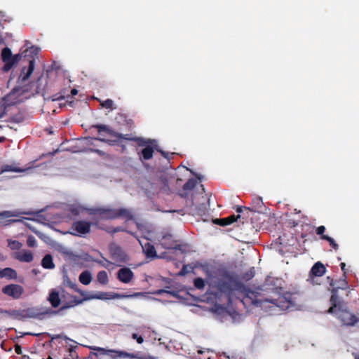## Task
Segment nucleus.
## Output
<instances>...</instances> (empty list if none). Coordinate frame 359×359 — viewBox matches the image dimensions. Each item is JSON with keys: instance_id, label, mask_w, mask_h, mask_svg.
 I'll return each mask as SVG.
<instances>
[{"instance_id": "f03ea898", "label": "nucleus", "mask_w": 359, "mask_h": 359, "mask_svg": "<svg viewBox=\"0 0 359 359\" xmlns=\"http://www.w3.org/2000/svg\"><path fill=\"white\" fill-rule=\"evenodd\" d=\"M259 294L258 292L250 290H246L243 302V304H249L259 306H262L263 302H269L272 303L275 306L280 308L283 311L287 310L295 305V302L292 299V294L289 292L285 293L282 296H279L276 299H266L263 300L259 299Z\"/></svg>"}, {"instance_id": "8fccbe9b", "label": "nucleus", "mask_w": 359, "mask_h": 359, "mask_svg": "<svg viewBox=\"0 0 359 359\" xmlns=\"http://www.w3.org/2000/svg\"><path fill=\"white\" fill-rule=\"evenodd\" d=\"M13 243L15 245L14 248L16 249H19L22 246V244L19 241H13Z\"/></svg>"}, {"instance_id": "e433bc0d", "label": "nucleus", "mask_w": 359, "mask_h": 359, "mask_svg": "<svg viewBox=\"0 0 359 359\" xmlns=\"http://www.w3.org/2000/svg\"><path fill=\"white\" fill-rule=\"evenodd\" d=\"M95 140H100L103 142H107L110 145H115V144L120 145V143L118 141L120 139H118V138H116V140H106L104 138L100 137V138H96Z\"/></svg>"}, {"instance_id": "a18cd8bd", "label": "nucleus", "mask_w": 359, "mask_h": 359, "mask_svg": "<svg viewBox=\"0 0 359 359\" xmlns=\"http://www.w3.org/2000/svg\"><path fill=\"white\" fill-rule=\"evenodd\" d=\"M340 267H341V269L343 271V277H345V278H347L346 276V264L344 263V262H341L340 264Z\"/></svg>"}, {"instance_id": "ddd939ff", "label": "nucleus", "mask_w": 359, "mask_h": 359, "mask_svg": "<svg viewBox=\"0 0 359 359\" xmlns=\"http://www.w3.org/2000/svg\"><path fill=\"white\" fill-rule=\"evenodd\" d=\"M110 255L113 260L116 262H126L127 256L122 248L118 245H111L109 248Z\"/></svg>"}, {"instance_id": "13d9d810", "label": "nucleus", "mask_w": 359, "mask_h": 359, "mask_svg": "<svg viewBox=\"0 0 359 359\" xmlns=\"http://www.w3.org/2000/svg\"><path fill=\"white\" fill-rule=\"evenodd\" d=\"M119 146H121V144ZM121 147H122L123 150H124L125 149V146L124 145H121Z\"/></svg>"}, {"instance_id": "1a4fd4ad", "label": "nucleus", "mask_w": 359, "mask_h": 359, "mask_svg": "<svg viewBox=\"0 0 359 359\" xmlns=\"http://www.w3.org/2000/svg\"><path fill=\"white\" fill-rule=\"evenodd\" d=\"M27 91L24 88L16 86L4 97L5 103L14 105L21 102L20 97Z\"/></svg>"}, {"instance_id": "72a5a7b5", "label": "nucleus", "mask_w": 359, "mask_h": 359, "mask_svg": "<svg viewBox=\"0 0 359 359\" xmlns=\"http://www.w3.org/2000/svg\"><path fill=\"white\" fill-rule=\"evenodd\" d=\"M1 172H20L22 170L16 168L15 166L11 165H5L1 168Z\"/></svg>"}, {"instance_id": "c03bdc74", "label": "nucleus", "mask_w": 359, "mask_h": 359, "mask_svg": "<svg viewBox=\"0 0 359 359\" xmlns=\"http://www.w3.org/2000/svg\"><path fill=\"white\" fill-rule=\"evenodd\" d=\"M5 62V65L4 66V71L5 72H8V70H10L12 67L14 65L11 61H7V62Z\"/></svg>"}, {"instance_id": "20e7f679", "label": "nucleus", "mask_w": 359, "mask_h": 359, "mask_svg": "<svg viewBox=\"0 0 359 359\" xmlns=\"http://www.w3.org/2000/svg\"><path fill=\"white\" fill-rule=\"evenodd\" d=\"M93 128H96L97 130V132L102 135V132L106 133L109 135L111 137H114L116 138L120 139V140H125L128 141H133L137 144L138 146H144L147 143H148V141L146 140L145 138L141 137H133L131 134H121L118 132L114 131L111 128H110L108 126L104 125V124H97L93 126Z\"/></svg>"}, {"instance_id": "2f4dec72", "label": "nucleus", "mask_w": 359, "mask_h": 359, "mask_svg": "<svg viewBox=\"0 0 359 359\" xmlns=\"http://www.w3.org/2000/svg\"><path fill=\"white\" fill-rule=\"evenodd\" d=\"M107 208H95L89 210L90 215H98L103 218Z\"/></svg>"}, {"instance_id": "c756f323", "label": "nucleus", "mask_w": 359, "mask_h": 359, "mask_svg": "<svg viewBox=\"0 0 359 359\" xmlns=\"http://www.w3.org/2000/svg\"><path fill=\"white\" fill-rule=\"evenodd\" d=\"M99 102H100V105L103 108L109 109L111 110L116 108V107H114V101L111 99H107L103 101L100 100Z\"/></svg>"}, {"instance_id": "de8ad7c7", "label": "nucleus", "mask_w": 359, "mask_h": 359, "mask_svg": "<svg viewBox=\"0 0 359 359\" xmlns=\"http://www.w3.org/2000/svg\"><path fill=\"white\" fill-rule=\"evenodd\" d=\"M250 210L249 208L243 207V206H238L236 209V212L238 213H241L243 210Z\"/></svg>"}, {"instance_id": "7ed1b4c3", "label": "nucleus", "mask_w": 359, "mask_h": 359, "mask_svg": "<svg viewBox=\"0 0 359 359\" xmlns=\"http://www.w3.org/2000/svg\"><path fill=\"white\" fill-rule=\"evenodd\" d=\"M330 285L334 287L332 291V295L330 297V306L327 310V312L331 314L339 313V314H348L347 304L344 302L337 295V292L339 289L345 290L348 287V282L346 278L343 277L337 282L333 280L330 282Z\"/></svg>"}, {"instance_id": "473e14b6", "label": "nucleus", "mask_w": 359, "mask_h": 359, "mask_svg": "<svg viewBox=\"0 0 359 359\" xmlns=\"http://www.w3.org/2000/svg\"><path fill=\"white\" fill-rule=\"evenodd\" d=\"M321 239L327 241L329 243L330 245L335 250H338L339 245L332 238L328 236H323L321 237Z\"/></svg>"}, {"instance_id": "423d86ee", "label": "nucleus", "mask_w": 359, "mask_h": 359, "mask_svg": "<svg viewBox=\"0 0 359 359\" xmlns=\"http://www.w3.org/2000/svg\"><path fill=\"white\" fill-rule=\"evenodd\" d=\"M93 223L84 220H78L72 223L69 233L76 236H84L91 231Z\"/></svg>"}, {"instance_id": "bb28decb", "label": "nucleus", "mask_w": 359, "mask_h": 359, "mask_svg": "<svg viewBox=\"0 0 359 359\" xmlns=\"http://www.w3.org/2000/svg\"><path fill=\"white\" fill-rule=\"evenodd\" d=\"M12 52L11 50L6 47L3 48L1 51V58L4 62L11 61V59L12 57Z\"/></svg>"}, {"instance_id": "6e6d98bb", "label": "nucleus", "mask_w": 359, "mask_h": 359, "mask_svg": "<svg viewBox=\"0 0 359 359\" xmlns=\"http://www.w3.org/2000/svg\"><path fill=\"white\" fill-rule=\"evenodd\" d=\"M163 292H168L167 291L164 290H158V292H157L158 294H161Z\"/></svg>"}, {"instance_id": "f704fd0d", "label": "nucleus", "mask_w": 359, "mask_h": 359, "mask_svg": "<svg viewBox=\"0 0 359 359\" xmlns=\"http://www.w3.org/2000/svg\"><path fill=\"white\" fill-rule=\"evenodd\" d=\"M102 229L106 231L107 233H117V232H120V231H123V227H121V226H117V227H115V228H112V227H107L106 229L104 228H101Z\"/></svg>"}, {"instance_id": "ea45409f", "label": "nucleus", "mask_w": 359, "mask_h": 359, "mask_svg": "<svg viewBox=\"0 0 359 359\" xmlns=\"http://www.w3.org/2000/svg\"><path fill=\"white\" fill-rule=\"evenodd\" d=\"M97 263L101 264L102 266H104L106 269H109L111 265H112V262L109 261L104 257H102V260L97 261Z\"/></svg>"}, {"instance_id": "4468645a", "label": "nucleus", "mask_w": 359, "mask_h": 359, "mask_svg": "<svg viewBox=\"0 0 359 359\" xmlns=\"http://www.w3.org/2000/svg\"><path fill=\"white\" fill-rule=\"evenodd\" d=\"M158 241L165 249H177L179 246L173 236L170 233L163 235Z\"/></svg>"}, {"instance_id": "a19ab883", "label": "nucleus", "mask_w": 359, "mask_h": 359, "mask_svg": "<svg viewBox=\"0 0 359 359\" xmlns=\"http://www.w3.org/2000/svg\"><path fill=\"white\" fill-rule=\"evenodd\" d=\"M156 151H157L158 152H159L166 159H170V154L168 153V152H166L163 150H162L161 148H156ZM172 154H171V155H172Z\"/></svg>"}, {"instance_id": "aec40b11", "label": "nucleus", "mask_w": 359, "mask_h": 359, "mask_svg": "<svg viewBox=\"0 0 359 359\" xmlns=\"http://www.w3.org/2000/svg\"><path fill=\"white\" fill-rule=\"evenodd\" d=\"M339 320L346 326H358L359 320L355 316H339Z\"/></svg>"}, {"instance_id": "a878e982", "label": "nucleus", "mask_w": 359, "mask_h": 359, "mask_svg": "<svg viewBox=\"0 0 359 359\" xmlns=\"http://www.w3.org/2000/svg\"><path fill=\"white\" fill-rule=\"evenodd\" d=\"M97 281L102 285H107L109 283L107 273L105 271L98 272L97 275Z\"/></svg>"}, {"instance_id": "393cba45", "label": "nucleus", "mask_w": 359, "mask_h": 359, "mask_svg": "<svg viewBox=\"0 0 359 359\" xmlns=\"http://www.w3.org/2000/svg\"><path fill=\"white\" fill-rule=\"evenodd\" d=\"M79 279L82 284L85 285H89L92 280L91 273L88 271H85L79 275Z\"/></svg>"}, {"instance_id": "39448f33", "label": "nucleus", "mask_w": 359, "mask_h": 359, "mask_svg": "<svg viewBox=\"0 0 359 359\" xmlns=\"http://www.w3.org/2000/svg\"><path fill=\"white\" fill-rule=\"evenodd\" d=\"M217 287L222 292H230L241 287V284L228 273H224L218 278Z\"/></svg>"}, {"instance_id": "f3484780", "label": "nucleus", "mask_w": 359, "mask_h": 359, "mask_svg": "<svg viewBox=\"0 0 359 359\" xmlns=\"http://www.w3.org/2000/svg\"><path fill=\"white\" fill-rule=\"evenodd\" d=\"M35 61L34 59L29 60V67H23L18 79V83H22L27 81L34 72Z\"/></svg>"}, {"instance_id": "5fc2aeb1", "label": "nucleus", "mask_w": 359, "mask_h": 359, "mask_svg": "<svg viewBox=\"0 0 359 359\" xmlns=\"http://www.w3.org/2000/svg\"><path fill=\"white\" fill-rule=\"evenodd\" d=\"M5 314H10L8 311H5ZM12 314H20L18 312L13 311Z\"/></svg>"}, {"instance_id": "b1692460", "label": "nucleus", "mask_w": 359, "mask_h": 359, "mask_svg": "<svg viewBox=\"0 0 359 359\" xmlns=\"http://www.w3.org/2000/svg\"><path fill=\"white\" fill-rule=\"evenodd\" d=\"M41 266L46 269H53L55 268V264L50 255H46L41 260Z\"/></svg>"}, {"instance_id": "4c0bfd02", "label": "nucleus", "mask_w": 359, "mask_h": 359, "mask_svg": "<svg viewBox=\"0 0 359 359\" xmlns=\"http://www.w3.org/2000/svg\"><path fill=\"white\" fill-rule=\"evenodd\" d=\"M252 203L255 208H261L263 205L262 199L261 197H255L252 199Z\"/></svg>"}, {"instance_id": "09e8293b", "label": "nucleus", "mask_w": 359, "mask_h": 359, "mask_svg": "<svg viewBox=\"0 0 359 359\" xmlns=\"http://www.w3.org/2000/svg\"><path fill=\"white\" fill-rule=\"evenodd\" d=\"M57 311H54L50 310V311H46L44 312H41L39 314H46V315H48V314H57Z\"/></svg>"}, {"instance_id": "a211bd4d", "label": "nucleus", "mask_w": 359, "mask_h": 359, "mask_svg": "<svg viewBox=\"0 0 359 359\" xmlns=\"http://www.w3.org/2000/svg\"><path fill=\"white\" fill-rule=\"evenodd\" d=\"M14 257L20 262L27 263L32 262L34 259L33 253L27 250H22L16 252Z\"/></svg>"}, {"instance_id": "864d4df0", "label": "nucleus", "mask_w": 359, "mask_h": 359, "mask_svg": "<svg viewBox=\"0 0 359 359\" xmlns=\"http://www.w3.org/2000/svg\"><path fill=\"white\" fill-rule=\"evenodd\" d=\"M78 94V90L76 88H73L71 90V95H76Z\"/></svg>"}, {"instance_id": "f8f14e48", "label": "nucleus", "mask_w": 359, "mask_h": 359, "mask_svg": "<svg viewBox=\"0 0 359 359\" xmlns=\"http://www.w3.org/2000/svg\"><path fill=\"white\" fill-rule=\"evenodd\" d=\"M114 121L117 126L121 128L125 127L128 130H130L134 126L133 120L123 113H118L114 118Z\"/></svg>"}, {"instance_id": "3c124183", "label": "nucleus", "mask_w": 359, "mask_h": 359, "mask_svg": "<svg viewBox=\"0 0 359 359\" xmlns=\"http://www.w3.org/2000/svg\"><path fill=\"white\" fill-rule=\"evenodd\" d=\"M187 273V266H184L182 267V269H181L180 272V275H185L186 273Z\"/></svg>"}, {"instance_id": "4d7b16f0", "label": "nucleus", "mask_w": 359, "mask_h": 359, "mask_svg": "<svg viewBox=\"0 0 359 359\" xmlns=\"http://www.w3.org/2000/svg\"><path fill=\"white\" fill-rule=\"evenodd\" d=\"M4 140V137H0V142H2Z\"/></svg>"}, {"instance_id": "dca6fc26", "label": "nucleus", "mask_w": 359, "mask_h": 359, "mask_svg": "<svg viewBox=\"0 0 359 359\" xmlns=\"http://www.w3.org/2000/svg\"><path fill=\"white\" fill-rule=\"evenodd\" d=\"M134 278V273L128 267H123L117 272V278L123 283H129Z\"/></svg>"}, {"instance_id": "9b49d317", "label": "nucleus", "mask_w": 359, "mask_h": 359, "mask_svg": "<svg viewBox=\"0 0 359 359\" xmlns=\"http://www.w3.org/2000/svg\"><path fill=\"white\" fill-rule=\"evenodd\" d=\"M4 294L13 297V299H19L24 292L23 287L17 284H10L2 288Z\"/></svg>"}, {"instance_id": "412c9836", "label": "nucleus", "mask_w": 359, "mask_h": 359, "mask_svg": "<svg viewBox=\"0 0 359 359\" xmlns=\"http://www.w3.org/2000/svg\"><path fill=\"white\" fill-rule=\"evenodd\" d=\"M325 266L318 262L312 266L310 273L314 276L320 277L325 273Z\"/></svg>"}, {"instance_id": "c85d7f7f", "label": "nucleus", "mask_w": 359, "mask_h": 359, "mask_svg": "<svg viewBox=\"0 0 359 359\" xmlns=\"http://www.w3.org/2000/svg\"><path fill=\"white\" fill-rule=\"evenodd\" d=\"M197 181L196 180L191 178L188 180V181L183 185V190L184 191H191L196 186Z\"/></svg>"}, {"instance_id": "79ce46f5", "label": "nucleus", "mask_w": 359, "mask_h": 359, "mask_svg": "<svg viewBox=\"0 0 359 359\" xmlns=\"http://www.w3.org/2000/svg\"><path fill=\"white\" fill-rule=\"evenodd\" d=\"M325 230H326V229L324 226H320L316 228V234L320 236V238H321L323 236H325L324 234Z\"/></svg>"}, {"instance_id": "052dcab7", "label": "nucleus", "mask_w": 359, "mask_h": 359, "mask_svg": "<svg viewBox=\"0 0 359 359\" xmlns=\"http://www.w3.org/2000/svg\"><path fill=\"white\" fill-rule=\"evenodd\" d=\"M57 337H53L52 339H56Z\"/></svg>"}, {"instance_id": "37998d69", "label": "nucleus", "mask_w": 359, "mask_h": 359, "mask_svg": "<svg viewBox=\"0 0 359 359\" xmlns=\"http://www.w3.org/2000/svg\"><path fill=\"white\" fill-rule=\"evenodd\" d=\"M21 55L20 54H16V55H12V57L11 59V62L15 65L16 63H18L20 59H21Z\"/></svg>"}, {"instance_id": "bf43d9fd", "label": "nucleus", "mask_w": 359, "mask_h": 359, "mask_svg": "<svg viewBox=\"0 0 359 359\" xmlns=\"http://www.w3.org/2000/svg\"><path fill=\"white\" fill-rule=\"evenodd\" d=\"M95 151L97 152V153H100L99 150H95Z\"/></svg>"}, {"instance_id": "5701e85b", "label": "nucleus", "mask_w": 359, "mask_h": 359, "mask_svg": "<svg viewBox=\"0 0 359 359\" xmlns=\"http://www.w3.org/2000/svg\"><path fill=\"white\" fill-rule=\"evenodd\" d=\"M48 300L54 308L58 307L60 303H62L61 296L57 291H52L50 293Z\"/></svg>"}, {"instance_id": "cd10ccee", "label": "nucleus", "mask_w": 359, "mask_h": 359, "mask_svg": "<svg viewBox=\"0 0 359 359\" xmlns=\"http://www.w3.org/2000/svg\"><path fill=\"white\" fill-rule=\"evenodd\" d=\"M255 274V270L254 267L250 268L248 271H245L241 275V279L245 281L251 280Z\"/></svg>"}, {"instance_id": "603ef678", "label": "nucleus", "mask_w": 359, "mask_h": 359, "mask_svg": "<svg viewBox=\"0 0 359 359\" xmlns=\"http://www.w3.org/2000/svg\"><path fill=\"white\" fill-rule=\"evenodd\" d=\"M5 114V109L2 106H0V118H1Z\"/></svg>"}, {"instance_id": "0eeeda50", "label": "nucleus", "mask_w": 359, "mask_h": 359, "mask_svg": "<svg viewBox=\"0 0 359 359\" xmlns=\"http://www.w3.org/2000/svg\"><path fill=\"white\" fill-rule=\"evenodd\" d=\"M95 350H97L101 355H108L111 359H135L136 358L133 353L118 350L105 349L103 348H96Z\"/></svg>"}, {"instance_id": "f257e3e1", "label": "nucleus", "mask_w": 359, "mask_h": 359, "mask_svg": "<svg viewBox=\"0 0 359 359\" xmlns=\"http://www.w3.org/2000/svg\"><path fill=\"white\" fill-rule=\"evenodd\" d=\"M69 286L79 292L81 296H83V299H79L76 296L70 295L68 293L62 292L61 294V301L62 304V309H69L77 306L84 301L90 300V299H111L115 298H118L120 294L113 292H98L95 294H90L89 292H84L82 290H76V284L70 283Z\"/></svg>"}, {"instance_id": "9d476101", "label": "nucleus", "mask_w": 359, "mask_h": 359, "mask_svg": "<svg viewBox=\"0 0 359 359\" xmlns=\"http://www.w3.org/2000/svg\"><path fill=\"white\" fill-rule=\"evenodd\" d=\"M146 140L148 141V143L143 146L144 148L141 151L140 158L147 161L153 157L154 150L158 147V145L155 140L146 139Z\"/></svg>"}, {"instance_id": "7c9ffc66", "label": "nucleus", "mask_w": 359, "mask_h": 359, "mask_svg": "<svg viewBox=\"0 0 359 359\" xmlns=\"http://www.w3.org/2000/svg\"><path fill=\"white\" fill-rule=\"evenodd\" d=\"M194 287L198 290H203L205 286V281L202 278H196L194 280Z\"/></svg>"}, {"instance_id": "49530a36", "label": "nucleus", "mask_w": 359, "mask_h": 359, "mask_svg": "<svg viewBox=\"0 0 359 359\" xmlns=\"http://www.w3.org/2000/svg\"><path fill=\"white\" fill-rule=\"evenodd\" d=\"M133 338L136 339L139 344H142L143 342V338L142 337H139L137 334H133Z\"/></svg>"}, {"instance_id": "c9c22d12", "label": "nucleus", "mask_w": 359, "mask_h": 359, "mask_svg": "<svg viewBox=\"0 0 359 359\" xmlns=\"http://www.w3.org/2000/svg\"><path fill=\"white\" fill-rule=\"evenodd\" d=\"M27 245L30 248L36 246V240L34 236L30 235L27 237Z\"/></svg>"}, {"instance_id": "4be33fe9", "label": "nucleus", "mask_w": 359, "mask_h": 359, "mask_svg": "<svg viewBox=\"0 0 359 359\" xmlns=\"http://www.w3.org/2000/svg\"><path fill=\"white\" fill-rule=\"evenodd\" d=\"M17 277H18V273L15 269L10 268V267H6L3 269H1L0 268V278H6L11 280V279H16Z\"/></svg>"}, {"instance_id": "58836bf2", "label": "nucleus", "mask_w": 359, "mask_h": 359, "mask_svg": "<svg viewBox=\"0 0 359 359\" xmlns=\"http://www.w3.org/2000/svg\"><path fill=\"white\" fill-rule=\"evenodd\" d=\"M11 121L16 123H20L24 121V117L21 114H16L11 118Z\"/></svg>"}, {"instance_id": "e2e57ef3", "label": "nucleus", "mask_w": 359, "mask_h": 359, "mask_svg": "<svg viewBox=\"0 0 359 359\" xmlns=\"http://www.w3.org/2000/svg\"><path fill=\"white\" fill-rule=\"evenodd\" d=\"M48 359H53L51 356H49Z\"/></svg>"}, {"instance_id": "680f3d73", "label": "nucleus", "mask_w": 359, "mask_h": 359, "mask_svg": "<svg viewBox=\"0 0 359 359\" xmlns=\"http://www.w3.org/2000/svg\"><path fill=\"white\" fill-rule=\"evenodd\" d=\"M231 313H229V315H231ZM233 314H237L236 312H234Z\"/></svg>"}, {"instance_id": "6ab92c4d", "label": "nucleus", "mask_w": 359, "mask_h": 359, "mask_svg": "<svg viewBox=\"0 0 359 359\" xmlns=\"http://www.w3.org/2000/svg\"><path fill=\"white\" fill-rule=\"evenodd\" d=\"M240 217H241V216L239 215L237 216L233 215H230L225 218L216 219L214 221V223L216 224H218L219 226H225L233 224V222L237 221V219Z\"/></svg>"}, {"instance_id": "2eb2a0df", "label": "nucleus", "mask_w": 359, "mask_h": 359, "mask_svg": "<svg viewBox=\"0 0 359 359\" xmlns=\"http://www.w3.org/2000/svg\"><path fill=\"white\" fill-rule=\"evenodd\" d=\"M140 243L143 252L147 258L154 259L157 257L156 249L154 246L149 242L148 239L145 238L144 241H140Z\"/></svg>"}, {"instance_id": "6e6552de", "label": "nucleus", "mask_w": 359, "mask_h": 359, "mask_svg": "<svg viewBox=\"0 0 359 359\" xmlns=\"http://www.w3.org/2000/svg\"><path fill=\"white\" fill-rule=\"evenodd\" d=\"M118 217H123L128 220H130L133 219V215L131 212L126 208H107L103 219H114Z\"/></svg>"}]
</instances>
